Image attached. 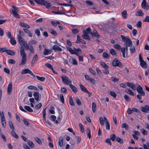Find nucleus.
<instances>
[{
    "label": "nucleus",
    "instance_id": "obj_1",
    "mask_svg": "<svg viewBox=\"0 0 149 149\" xmlns=\"http://www.w3.org/2000/svg\"><path fill=\"white\" fill-rule=\"evenodd\" d=\"M67 49L72 54H75L76 56H78L79 57V61H83V57L79 55L82 53V51L79 48L76 49L75 48H74V50L72 49L71 48L67 47Z\"/></svg>",
    "mask_w": 149,
    "mask_h": 149
},
{
    "label": "nucleus",
    "instance_id": "obj_2",
    "mask_svg": "<svg viewBox=\"0 0 149 149\" xmlns=\"http://www.w3.org/2000/svg\"><path fill=\"white\" fill-rule=\"evenodd\" d=\"M17 39L21 47L24 46L26 50H28L29 46L25 42L23 38L21 37L19 35H18Z\"/></svg>",
    "mask_w": 149,
    "mask_h": 149
},
{
    "label": "nucleus",
    "instance_id": "obj_3",
    "mask_svg": "<svg viewBox=\"0 0 149 149\" xmlns=\"http://www.w3.org/2000/svg\"><path fill=\"white\" fill-rule=\"evenodd\" d=\"M20 54L22 57L21 63L20 65H23L26 64V55L25 53L24 49L23 47H20Z\"/></svg>",
    "mask_w": 149,
    "mask_h": 149
},
{
    "label": "nucleus",
    "instance_id": "obj_4",
    "mask_svg": "<svg viewBox=\"0 0 149 149\" xmlns=\"http://www.w3.org/2000/svg\"><path fill=\"white\" fill-rule=\"evenodd\" d=\"M99 120L101 125L102 126L104 125V123L106 124V129L107 130H110V125L107 119L105 116H104L103 118L102 117H101L99 118Z\"/></svg>",
    "mask_w": 149,
    "mask_h": 149
},
{
    "label": "nucleus",
    "instance_id": "obj_5",
    "mask_svg": "<svg viewBox=\"0 0 149 149\" xmlns=\"http://www.w3.org/2000/svg\"><path fill=\"white\" fill-rule=\"evenodd\" d=\"M36 2L38 4L45 6L47 8H49L51 6V5L49 3L45 0H36Z\"/></svg>",
    "mask_w": 149,
    "mask_h": 149
},
{
    "label": "nucleus",
    "instance_id": "obj_6",
    "mask_svg": "<svg viewBox=\"0 0 149 149\" xmlns=\"http://www.w3.org/2000/svg\"><path fill=\"white\" fill-rule=\"evenodd\" d=\"M63 82L65 85H68L71 84L72 83L71 81L69 78L65 75H63L61 77Z\"/></svg>",
    "mask_w": 149,
    "mask_h": 149
},
{
    "label": "nucleus",
    "instance_id": "obj_7",
    "mask_svg": "<svg viewBox=\"0 0 149 149\" xmlns=\"http://www.w3.org/2000/svg\"><path fill=\"white\" fill-rule=\"evenodd\" d=\"M112 65L113 66H118L119 67H121L123 66V65L121 62L117 59L115 58L112 62Z\"/></svg>",
    "mask_w": 149,
    "mask_h": 149
},
{
    "label": "nucleus",
    "instance_id": "obj_8",
    "mask_svg": "<svg viewBox=\"0 0 149 149\" xmlns=\"http://www.w3.org/2000/svg\"><path fill=\"white\" fill-rule=\"evenodd\" d=\"M137 92L142 96H144L145 95V92L143 91V89L141 86L140 85H139L137 88Z\"/></svg>",
    "mask_w": 149,
    "mask_h": 149
},
{
    "label": "nucleus",
    "instance_id": "obj_9",
    "mask_svg": "<svg viewBox=\"0 0 149 149\" xmlns=\"http://www.w3.org/2000/svg\"><path fill=\"white\" fill-rule=\"evenodd\" d=\"M21 73L22 74H24L26 73H29L30 75L33 76L34 77H35V76L33 73L32 72L28 69H25L23 70Z\"/></svg>",
    "mask_w": 149,
    "mask_h": 149
},
{
    "label": "nucleus",
    "instance_id": "obj_10",
    "mask_svg": "<svg viewBox=\"0 0 149 149\" xmlns=\"http://www.w3.org/2000/svg\"><path fill=\"white\" fill-rule=\"evenodd\" d=\"M80 86L81 90L83 92L88 94V96L89 97H90L91 95V94L88 91L86 88L81 84H80Z\"/></svg>",
    "mask_w": 149,
    "mask_h": 149
},
{
    "label": "nucleus",
    "instance_id": "obj_11",
    "mask_svg": "<svg viewBox=\"0 0 149 149\" xmlns=\"http://www.w3.org/2000/svg\"><path fill=\"white\" fill-rule=\"evenodd\" d=\"M141 7L144 9H146L148 10L149 9V6H147L146 1V0H143L141 3Z\"/></svg>",
    "mask_w": 149,
    "mask_h": 149
},
{
    "label": "nucleus",
    "instance_id": "obj_12",
    "mask_svg": "<svg viewBox=\"0 0 149 149\" xmlns=\"http://www.w3.org/2000/svg\"><path fill=\"white\" fill-rule=\"evenodd\" d=\"M38 60V56L37 54H36L33 57L31 61V65L33 66Z\"/></svg>",
    "mask_w": 149,
    "mask_h": 149
},
{
    "label": "nucleus",
    "instance_id": "obj_13",
    "mask_svg": "<svg viewBox=\"0 0 149 149\" xmlns=\"http://www.w3.org/2000/svg\"><path fill=\"white\" fill-rule=\"evenodd\" d=\"M125 84L127 86L131 88L133 90H136V87L135 86V84L134 83L126 82L125 83Z\"/></svg>",
    "mask_w": 149,
    "mask_h": 149
},
{
    "label": "nucleus",
    "instance_id": "obj_14",
    "mask_svg": "<svg viewBox=\"0 0 149 149\" xmlns=\"http://www.w3.org/2000/svg\"><path fill=\"white\" fill-rule=\"evenodd\" d=\"M141 111L145 113H147L149 111V106L148 105H146L144 107H141Z\"/></svg>",
    "mask_w": 149,
    "mask_h": 149
},
{
    "label": "nucleus",
    "instance_id": "obj_15",
    "mask_svg": "<svg viewBox=\"0 0 149 149\" xmlns=\"http://www.w3.org/2000/svg\"><path fill=\"white\" fill-rule=\"evenodd\" d=\"M13 85L12 82H10L7 88L8 93L10 95L12 91Z\"/></svg>",
    "mask_w": 149,
    "mask_h": 149
},
{
    "label": "nucleus",
    "instance_id": "obj_16",
    "mask_svg": "<svg viewBox=\"0 0 149 149\" xmlns=\"http://www.w3.org/2000/svg\"><path fill=\"white\" fill-rule=\"evenodd\" d=\"M80 42H81L82 44H86L85 42L83 40L81 39L79 36L77 35V40L76 41V43H79Z\"/></svg>",
    "mask_w": 149,
    "mask_h": 149
},
{
    "label": "nucleus",
    "instance_id": "obj_17",
    "mask_svg": "<svg viewBox=\"0 0 149 149\" xmlns=\"http://www.w3.org/2000/svg\"><path fill=\"white\" fill-rule=\"evenodd\" d=\"M91 34L92 37H95L97 38H99L100 36L95 29H94L92 32H91Z\"/></svg>",
    "mask_w": 149,
    "mask_h": 149
},
{
    "label": "nucleus",
    "instance_id": "obj_18",
    "mask_svg": "<svg viewBox=\"0 0 149 149\" xmlns=\"http://www.w3.org/2000/svg\"><path fill=\"white\" fill-rule=\"evenodd\" d=\"M52 49L55 52L56 51H62V49L56 45H54L53 46Z\"/></svg>",
    "mask_w": 149,
    "mask_h": 149
},
{
    "label": "nucleus",
    "instance_id": "obj_19",
    "mask_svg": "<svg viewBox=\"0 0 149 149\" xmlns=\"http://www.w3.org/2000/svg\"><path fill=\"white\" fill-rule=\"evenodd\" d=\"M69 61L71 63L74 65H77L78 64L77 61L74 58H70Z\"/></svg>",
    "mask_w": 149,
    "mask_h": 149
},
{
    "label": "nucleus",
    "instance_id": "obj_20",
    "mask_svg": "<svg viewBox=\"0 0 149 149\" xmlns=\"http://www.w3.org/2000/svg\"><path fill=\"white\" fill-rule=\"evenodd\" d=\"M33 95L35 100L37 101H38L40 95L39 93L37 92H35L33 93Z\"/></svg>",
    "mask_w": 149,
    "mask_h": 149
},
{
    "label": "nucleus",
    "instance_id": "obj_21",
    "mask_svg": "<svg viewBox=\"0 0 149 149\" xmlns=\"http://www.w3.org/2000/svg\"><path fill=\"white\" fill-rule=\"evenodd\" d=\"M69 86L74 93H75L77 91V88L71 84H69Z\"/></svg>",
    "mask_w": 149,
    "mask_h": 149
},
{
    "label": "nucleus",
    "instance_id": "obj_22",
    "mask_svg": "<svg viewBox=\"0 0 149 149\" xmlns=\"http://www.w3.org/2000/svg\"><path fill=\"white\" fill-rule=\"evenodd\" d=\"M58 144L61 147L63 144V138L62 136H60L59 139Z\"/></svg>",
    "mask_w": 149,
    "mask_h": 149
},
{
    "label": "nucleus",
    "instance_id": "obj_23",
    "mask_svg": "<svg viewBox=\"0 0 149 149\" xmlns=\"http://www.w3.org/2000/svg\"><path fill=\"white\" fill-rule=\"evenodd\" d=\"M121 37L122 38L123 41L125 43L126 42H127L129 40H130L129 37H126L123 35H121Z\"/></svg>",
    "mask_w": 149,
    "mask_h": 149
},
{
    "label": "nucleus",
    "instance_id": "obj_24",
    "mask_svg": "<svg viewBox=\"0 0 149 149\" xmlns=\"http://www.w3.org/2000/svg\"><path fill=\"white\" fill-rule=\"evenodd\" d=\"M51 52V50L47 49H45L43 54L45 55H47L50 54Z\"/></svg>",
    "mask_w": 149,
    "mask_h": 149
},
{
    "label": "nucleus",
    "instance_id": "obj_25",
    "mask_svg": "<svg viewBox=\"0 0 149 149\" xmlns=\"http://www.w3.org/2000/svg\"><path fill=\"white\" fill-rule=\"evenodd\" d=\"M49 32L54 36H56L57 33L55 30L53 29H51L49 30Z\"/></svg>",
    "mask_w": 149,
    "mask_h": 149
},
{
    "label": "nucleus",
    "instance_id": "obj_26",
    "mask_svg": "<svg viewBox=\"0 0 149 149\" xmlns=\"http://www.w3.org/2000/svg\"><path fill=\"white\" fill-rule=\"evenodd\" d=\"M132 42L131 39L129 40L127 42H126L124 44V45L128 46L129 47L132 46Z\"/></svg>",
    "mask_w": 149,
    "mask_h": 149
},
{
    "label": "nucleus",
    "instance_id": "obj_27",
    "mask_svg": "<svg viewBox=\"0 0 149 149\" xmlns=\"http://www.w3.org/2000/svg\"><path fill=\"white\" fill-rule=\"evenodd\" d=\"M110 53L113 56H116L117 54L116 52L113 49H111L109 50Z\"/></svg>",
    "mask_w": 149,
    "mask_h": 149
},
{
    "label": "nucleus",
    "instance_id": "obj_28",
    "mask_svg": "<svg viewBox=\"0 0 149 149\" xmlns=\"http://www.w3.org/2000/svg\"><path fill=\"white\" fill-rule=\"evenodd\" d=\"M140 65L141 67L143 68H145L147 67V64L144 61H143L142 62H141Z\"/></svg>",
    "mask_w": 149,
    "mask_h": 149
},
{
    "label": "nucleus",
    "instance_id": "obj_29",
    "mask_svg": "<svg viewBox=\"0 0 149 149\" xmlns=\"http://www.w3.org/2000/svg\"><path fill=\"white\" fill-rule=\"evenodd\" d=\"M6 53L8 55L13 56L15 54V52L11 50H7Z\"/></svg>",
    "mask_w": 149,
    "mask_h": 149
},
{
    "label": "nucleus",
    "instance_id": "obj_30",
    "mask_svg": "<svg viewBox=\"0 0 149 149\" xmlns=\"http://www.w3.org/2000/svg\"><path fill=\"white\" fill-rule=\"evenodd\" d=\"M24 108L26 110L29 112H33V109L29 106H25Z\"/></svg>",
    "mask_w": 149,
    "mask_h": 149
},
{
    "label": "nucleus",
    "instance_id": "obj_31",
    "mask_svg": "<svg viewBox=\"0 0 149 149\" xmlns=\"http://www.w3.org/2000/svg\"><path fill=\"white\" fill-rule=\"evenodd\" d=\"M121 128H125V129L126 130H128L129 128L128 126L125 123H123L122 124Z\"/></svg>",
    "mask_w": 149,
    "mask_h": 149
},
{
    "label": "nucleus",
    "instance_id": "obj_32",
    "mask_svg": "<svg viewBox=\"0 0 149 149\" xmlns=\"http://www.w3.org/2000/svg\"><path fill=\"white\" fill-rule=\"evenodd\" d=\"M96 104L94 102H93L92 103V111L93 113H95L96 111Z\"/></svg>",
    "mask_w": 149,
    "mask_h": 149
},
{
    "label": "nucleus",
    "instance_id": "obj_33",
    "mask_svg": "<svg viewBox=\"0 0 149 149\" xmlns=\"http://www.w3.org/2000/svg\"><path fill=\"white\" fill-rule=\"evenodd\" d=\"M27 144L32 148H34L35 145L33 142L30 141H27Z\"/></svg>",
    "mask_w": 149,
    "mask_h": 149
},
{
    "label": "nucleus",
    "instance_id": "obj_34",
    "mask_svg": "<svg viewBox=\"0 0 149 149\" xmlns=\"http://www.w3.org/2000/svg\"><path fill=\"white\" fill-rule=\"evenodd\" d=\"M122 17L124 19H126L127 18V12L126 10H124L122 12Z\"/></svg>",
    "mask_w": 149,
    "mask_h": 149
},
{
    "label": "nucleus",
    "instance_id": "obj_35",
    "mask_svg": "<svg viewBox=\"0 0 149 149\" xmlns=\"http://www.w3.org/2000/svg\"><path fill=\"white\" fill-rule=\"evenodd\" d=\"M125 91L128 94H129L132 96L134 95V93L130 89H125Z\"/></svg>",
    "mask_w": 149,
    "mask_h": 149
},
{
    "label": "nucleus",
    "instance_id": "obj_36",
    "mask_svg": "<svg viewBox=\"0 0 149 149\" xmlns=\"http://www.w3.org/2000/svg\"><path fill=\"white\" fill-rule=\"evenodd\" d=\"M23 30L25 33L29 34L28 36L29 37H31L32 36V34L30 31L26 29H24Z\"/></svg>",
    "mask_w": 149,
    "mask_h": 149
},
{
    "label": "nucleus",
    "instance_id": "obj_37",
    "mask_svg": "<svg viewBox=\"0 0 149 149\" xmlns=\"http://www.w3.org/2000/svg\"><path fill=\"white\" fill-rule=\"evenodd\" d=\"M21 26L22 27L27 29H29L30 28V27L26 23H21Z\"/></svg>",
    "mask_w": 149,
    "mask_h": 149
},
{
    "label": "nucleus",
    "instance_id": "obj_38",
    "mask_svg": "<svg viewBox=\"0 0 149 149\" xmlns=\"http://www.w3.org/2000/svg\"><path fill=\"white\" fill-rule=\"evenodd\" d=\"M36 77L38 80L41 81H44L45 80V78L44 77H40L38 76H36Z\"/></svg>",
    "mask_w": 149,
    "mask_h": 149
},
{
    "label": "nucleus",
    "instance_id": "obj_39",
    "mask_svg": "<svg viewBox=\"0 0 149 149\" xmlns=\"http://www.w3.org/2000/svg\"><path fill=\"white\" fill-rule=\"evenodd\" d=\"M10 42L13 45H15L16 44V41L13 37L11 38Z\"/></svg>",
    "mask_w": 149,
    "mask_h": 149
},
{
    "label": "nucleus",
    "instance_id": "obj_40",
    "mask_svg": "<svg viewBox=\"0 0 149 149\" xmlns=\"http://www.w3.org/2000/svg\"><path fill=\"white\" fill-rule=\"evenodd\" d=\"M100 64L105 69H107L109 68V67L105 63L103 62H100Z\"/></svg>",
    "mask_w": 149,
    "mask_h": 149
},
{
    "label": "nucleus",
    "instance_id": "obj_41",
    "mask_svg": "<svg viewBox=\"0 0 149 149\" xmlns=\"http://www.w3.org/2000/svg\"><path fill=\"white\" fill-rule=\"evenodd\" d=\"M102 56L104 58H109V55L106 52H104L103 53Z\"/></svg>",
    "mask_w": 149,
    "mask_h": 149
},
{
    "label": "nucleus",
    "instance_id": "obj_42",
    "mask_svg": "<svg viewBox=\"0 0 149 149\" xmlns=\"http://www.w3.org/2000/svg\"><path fill=\"white\" fill-rule=\"evenodd\" d=\"M46 107L45 108L42 112L43 118L45 121H46Z\"/></svg>",
    "mask_w": 149,
    "mask_h": 149
},
{
    "label": "nucleus",
    "instance_id": "obj_43",
    "mask_svg": "<svg viewBox=\"0 0 149 149\" xmlns=\"http://www.w3.org/2000/svg\"><path fill=\"white\" fill-rule=\"evenodd\" d=\"M35 140L39 144H42V141L38 137H35Z\"/></svg>",
    "mask_w": 149,
    "mask_h": 149
},
{
    "label": "nucleus",
    "instance_id": "obj_44",
    "mask_svg": "<svg viewBox=\"0 0 149 149\" xmlns=\"http://www.w3.org/2000/svg\"><path fill=\"white\" fill-rule=\"evenodd\" d=\"M69 103L71 106H74V104L73 102L72 98L71 96H70L69 97Z\"/></svg>",
    "mask_w": 149,
    "mask_h": 149
},
{
    "label": "nucleus",
    "instance_id": "obj_45",
    "mask_svg": "<svg viewBox=\"0 0 149 149\" xmlns=\"http://www.w3.org/2000/svg\"><path fill=\"white\" fill-rule=\"evenodd\" d=\"M110 94L113 98H116V95L115 93L113 91H111L110 93Z\"/></svg>",
    "mask_w": 149,
    "mask_h": 149
},
{
    "label": "nucleus",
    "instance_id": "obj_46",
    "mask_svg": "<svg viewBox=\"0 0 149 149\" xmlns=\"http://www.w3.org/2000/svg\"><path fill=\"white\" fill-rule=\"evenodd\" d=\"M9 125L12 131H14V127L13 126V123L11 122H9Z\"/></svg>",
    "mask_w": 149,
    "mask_h": 149
},
{
    "label": "nucleus",
    "instance_id": "obj_47",
    "mask_svg": "<svg viewBox=\"0 0 149 149\" xmlns=\"http://www.w3.org/2000/svg\"><path fill=\"white\" fill-rule=\"evenodd\" d=\"M72 31L74 34H77L79 31V30L77 29H72Z\"/></svg>",
    "mask_w": 149,
    "mask_h": 149
},
{
    "label": "nucleus",
    "instance_id": "obj_48",
    "mask_svg": "<svg viewBox=\"0 0 149 149\" xmlns=\"http://www.w3.org/2000/svg\"><path fill=\"white\" fill-rule=\"evenodd\" d=\"M79 126L81 129V131L82 133H83L84 131V128L81 123H79Z\"/></svg>",
    "mask_w": 149,
    "mask_h": 149
},
{
    "label": "nucleus",
    "instance_id": "obj_49",
    "mask_svg": "<svg viewBox=\"0 0 149 149\" xmlns=\"http://www.w3.org/2000/svg\"><path fill=\"white\" fill-rule=\"evenodd\" d=\"M87 135L88 136V137L89 139H90L91 138V130L90 128H88L87 130Z\"/></svg>",
    "mask_w": 149,
    "mask_h": 149
},
{
    "label": "nucleus",
    "instance_id": "obj_50",
    "mask_svg": "<svg viewBox=\"0 0 149 149\" xmlns=\"http://www.w3.org/2000/svg\"><path fill=\"white\" fill-rule=\"evenodd\" d=\"M42 106V104L41 103H39L35 106V108L36 110H38Z\"/></svg>",
    "mask_w": 149,
    "mask_h": 149
},
{
    "label": "nucleus",
    "instance_id": "obj_51",
    "mask_svg": "<svg viewBox=\"0 0 149 149\" xmlns=\"http://www.w3.org/2000/svg\"><path fill=\"white\" fill-rule=\"evenodd\" d=\"M11 134L15 138H18L19 137L17 135L16 133L14 132V131H12L11 132Z\"/></svg>",
    "mask_w": 149,
    "mask_h": 149
},
{
    "label": "nucleus",
    "instance_id": "obj_52",
    "mask_svg": "<svg viewBox=\"0 0 149 149\" xmlns=\"http://www.w3.org/2000/svg\"><path fill=\"white\" fill-rule=\"evenodd\" d=\"M13 14L14 16L16 17L17 18H19L20 17L19 15L17 13V12H15V11H13Z\"/></svg>",
    "mask_w": 149,
    "mask_h": 149
},
{
    "label": "nucleus",
    "instance_id": "obj_53",
    "mask_svg": "<svg viewBox=\"0 0 149 149\" xmlns=\"http://www.w3.org/2000/svg\"><path fill=\"white\" fill-rule=\"evenodd\" d=\"M116 138V135L114 134H112L110 136V139L113 141H114Z\"/></svg>",
    "mask_w": 149,
    "mask_h": 149
},
{
    "label": "nucleus",
    "instance_id": "obj_54",
    "mask_svg": "<svg viewBox=\"0 0 149 149\" xmlns=\"http://www.w3.org/2000/svg\"><path fill=\"white\" fill-rule=\"evenodd\" d=\"M143 15V13L141 10H139L137 12V14H136V16H142Z\"/></svg>",
    "mask_w": 149,
    "mask_h": 149
},
{
    "label": "nucleus",
    "instance_id": "obj_55",
    "mask_svg": "<svg viewBox=\"0 0 149 149\" xmlns=\"http://www.w3.org/2000/svg\"><path fill=\"white\" fill-rule=\"evenodd\" d=\"M60 100L62 103H64V98L63 95L62 94H61L60 95Z\"/></svg>",
    "mask_w": 149,
    "mask_h": 149
},
{
    "label": "nucleus",
    "instance_id": "obj_56",
    "mask_svg": "<svg viewBox=\"0 0 149 149\" xmlns=\"http://www.w3.org/2000/svg\"><path fill=\"white\" fill-rule=\"evenodd\" d=\"M75 101L77 104L79 106L81 105V103L80 100L77 97H75Z\"/></svg>",
    "mask_w": 149,
    "mask_h": 149
},
{
    "label": "nucleus",
    "instance_id": "obj_57",
    "mask_svg": "<svg viewBox=\"0 0 149 149\" xmlns=\"http://www.w3.org/2000/svg\"><path fill=\"white\" fill-rule=\"evenodd\" d=\"M130 52L132 53H134L135 52V49L134 48V46H132L130 47Z\"/></svg>",
    "mask_w": 149,
    "mask_h": 149
},
{
    "label": "nucleus",
    "instance_id": "obj_58",
    "mask_svg": "<svg viewBox=\"0 0 149 149\" xmlns=\"http://www.w3.org/2000/svg\"><path fill=\"white\" fill-rule=\"evenodd\" d=\"M7 50V48L6 47L0 48V52L1 53L6 52Z\"/></svg>",
    "mask_w": 149,
    "mask_h": 149
},
{
    "label": "nucleus",
    "instance_id": "obj_59",
    "mask_svg": "<svg viewBox=\"0 0 149 149\" xmlns=\"http://www.w3.org/2000/svg\"><path fill=\"white\" fill-rule=\"evenodd\" d=\"M124 98L127 102H130L131 101V99L127 95H124Z\"/></svg>",
    "mask_w": 149,
    "mask_h": 149
},
{
    "label": "nucleus",
    "instance_id": "obj_60",
    "mask_svg": "<svg viewBox=\"0 0 149 149\" xmlns=\"http://www.w3.org/2000/svg\"><path fill=\"white\" fill-rule=\"evenodd\" d=\"M29 49V50L30 52L32 53H34V49L32 46L30 45L29 47V46L28 50Z\"/></svg>",
    "mask_w": 149,
    "mask_h": 149
},
{
    "label": "nucleus",
    "instance_id": "obj_61",
    "mask_svg": "<svg viewBox=\"0 0 149 149\" xmlns=\"http://www.w3.org/2000/svg\"><path fill=\"white\" fill-rule=\"evenodd\" d=\"M141 132L144 135H147L148 134L147 132L143 129H140Z\"/></svg>",
    "mask_w": 149,
    "mask_h": 149
},
{
    "label": "nucleus",
    "instance_id": "obj_62",
    "mask_svg": "<svg viewBox=\"0 0 149 149\" xmlns=\"http://www.w3.org/2000/svg\"><path fill=\"white\" fill-rule=\"evenodd\" d=\"M116 140L117 142L120 143H122L123 142V140L121 138L119 137H117L116 138Z\"/></svg>",
    "mask_w": 149,
    "mask_h": 149
},
{
    "label": "nucleus",
    "instance_id": "obj_63",
    "mask_svg": "<svg viewBox=\"0 0 149 149\" xmlns=\"http://www.w3.org/2000/svg\"><path fill=\"white\" fill-rule=\"evenodd\" d=\"M12 8H13V9L12 10V13H13V11L16 12H17L18 11V9L17 7L14 6H12Z\"/></svg>",
    "mask_w": 149,
    "mask_h": 149
},
{
    "label": "nucleus",
    "instance_id": "obj_64",
    "mask_svg": "<svg viewBox=\"0 0 149 149\" xmlns=\"http://www.w3.org/2000/svg\"><path fill=\"white\" fill-rule=\"evenodd\" d=\"M45 65L48 68L51 69H52L53 68V66L49 63H46L45 64Z\"/></svg>",
    "mask_w": 149,
    "mask_h": 149
}]
</instances>
